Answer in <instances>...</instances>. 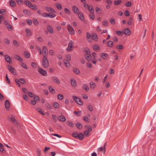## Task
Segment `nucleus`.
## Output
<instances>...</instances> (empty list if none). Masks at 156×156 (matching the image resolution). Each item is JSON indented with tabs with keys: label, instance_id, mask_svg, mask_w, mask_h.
<instances>
[{
	"label": "nucleus",
	"instance_id": "obj_1",
	"mask_svg": "<svg viewBox=\"0 0 156 156\" xmlns=\"http://www.w3.org/2000/svg\"><path fill=\"white\" fill-rule=\"evenodd\" d=\"M74 43L72 40L69 41L68 43V46L66 49V50L68 52H71L73 50Z\"/></svg>",
	"mask_w": 156,
	"mask_h": 156
},
{
	"label": "nucleus",
	"instance_id": "obj_2",
	"mask_svg": "<svg viewBox=\"0 0 156 156\" xmlns=\"http://www.w3.org/2000/svg\"><path fill=\"white\" fill-rule=\"evenodd\" d=\"M46 55L44 54L42 59V65L44 68H47L48 67L49 62L48 59L46 57Z\"/></svg>",
	"mask_w": 156,
	"mask_h": 156
},
{
	"label": "nucleus",
	"instance_id": "obj_3",
	"mask_svg": "<svg viewBox=\"0 0 156 156\" xmlns=\"http://www.w3.org/2000/svg\"><path fill=\"white\" fill-rule=\"evenodd\" d=\"M72 98L74 101L78 104L80 105H83V103L79 98L75 96H73Z\"/></svg>",
	"mask_w": 156,
	"mask_h": 156
},
{
	"label": "nucleus",
	"instance_id": "obj_4",
	"mask_svg": "<svg viewBox=\"0 0 156 156\" xmlns=\"http://www.w3.org/2000/svg\"><path fill=\"white\" fill-rule=\"evenodd\" d=\"M41 16L43 17H49L50 18H53L56 16L55 14L45 13H42Z\"/></svg>",
	"mask_w": 156,
	"mask_h": 156
},
{
	"label": "nucleus",
	"instance_id": "obj_5",
	"mask_svg": "<svg viewBox=\"0 0 156 156\" xmlns=\"http://www.w3.org/2000/svg\"><path fill=\"white\" fill-rule=\"evenodd\" d=\"M68 30L69 34L71 35H73L75 34V31L73 27L69 24L67 25Z\"/></svg>",
	"mask_w": 156,
	"mask_h": 156
},
{
	"label": "nucleus",
	"instance_id": "obj_6",
	"mask_svg": "<svg viewBox=\"0 0 156 156\" xmlns=\"http://www.w3.org/2000/svg\"><path fill=\"white\" fill-rule=\"evenodd\" d=\"M45 8L47 12H49V13L50 14H55V13H56L55 11L51 7L46 6L45 7Z\"/></svg>",
	"mask_w": 156,
	"mask_h": 156
},
{
	"label": "nucleus",
	"instance_id": "obj_7",
	"mask_svg": "<svg viewBox=\"0 0 156 156\" xmlns=\"http://www.w3.org/2000/svg\"><path fill=\"white\" fill-rule=\"evenodd\" d=\"M38 72L42 76H46L47 75V72L41 68H39Z\"/></svg>",
	"mask_w": 156,
	"mask_h": 156
},
{
	"label": "nucleus",
	"instance_id": "obj_8",
	"mask_svg": "<svg viewBox=\"0 0 156 156\" xmlns=\"http://www.w3.org/2000/svg\"><path fill=\"white\" fill-rule=\"evenodd\" d=\"M9 70L14 75H15L16 72L15 69L11 66L9 65L8 66Z\"/></svg>",
	"mask_w": 156,
	"mask_h": 156
},
{
	"label": "nucleus",
	"instance_id": "obj_9",
	"mask_svg": "<svg viewBox=\"0 0 156 156\" xmlns=\"http://www.w3.org/2000/svg\"><path fill=\"white\" fill-rule=\"evenodd\" d=\"M123 33L127 36L130 35L131 34V32L128 28L124 29L123 30Z\"/></svg>",
	"mask_w": 156,
	"mask_h": 156
},
{
	"label": "nucleus",
	"instance_id": "obj_10",
	"mask_svg": "<svg viewBox=\"0 0 156 156\" xmlns=\"http://www.w3.org/2000/svg\"><path fill=\"white\" fill-rule=\"evenodd\" d=\"M3 56L5 57V59L6 61L9 63H12V60L10 57L7 55H3Z\"/></svg>",
	"mask_w": 156,
	"mask_h": 156
},
{
	"label": "nucleus",
	"instance_id": "obj_11",
	"mask_svg": "<svg viewBox=\"0 0 156 156\" xmlns=\"http://www.w3.org/2000/svg\"><path fill=\"white\" fill-rule=\"evenodd\" d=\"M8 119H10L12 122L16 125L18 124V122L14 117L12 115L9 117Z\"/></svg>",
	"mask_w": 156,
	"mask_h": 156
},
{
	"label": "nucleus",
	"instance_id": "obj_12",
	"mask_svg": "<svg viewBox=\"0 0 156 156\" xmlns=\"http://www.w3.org/2000/svg\"><path fill=\"white\" fill-rule=\"evenodd\" d=\"M72 8V9L75 14H77L79 13V9L76 6H73Z\"/></svg>",
	"mask_w": 156,
	"mask_h": 156
},
{
	"label": "nucleus",
	"instance_id": "obj_13",
	"mask_svg": "<svg viewBox=\"0 0 156 156\" xmlns=\"http://www.w3.org/2000/svg\"><path fill=\"white\" fill-rule=\"evenodd\" d=\"M52 80L55 83H57L58 84H59L60 83V82L59 80L58 79L55 77V76H53L52 78Z\"/></svg>",
	"mask_w": 156,
	"mask_h": 156
},
{
	"label": "nucleus",
	"instance_id": "obj_14",
	"mask_svg": "<svg viewBox=\"0 0 156 156\" xmlns=\"http://www.w3.org/2000/svg\"><path fill=\"white\" fill-rule=\"evenodd\" d=\"M70 82L72 86L73 87H76V80L74 79H71L70 80Z\"/></svg>",
	"mask_w": 156,
	"mask_h": 156
},
{
	"label": "nucleus",
	"instance_id": "obj_15",
	"mask_svg": "<svg viewBox=\"0 0 156 156\" xmlns=\"http://www.w3.org/2000/svg\"><path fill=\"white\" fill-rule=\"evenodd\" d=\"M5 108L7 110H8L10 107V102L8 100H6L5 102Z\"/></svg>",
	"mask_w": 156,
	"mask_h": 156
},
{
	"label": "nucleus",
	"instance_id": "obj_16",
	"mask_svg": "<svg viewBox=\"0 0 156 156\" xmlns=\"http://www.w3.org/2000/svg\"><path fill=\"white\" fill-rule=\"evenodd\" d=\"M108 56V54L104 53H102L100 55V57L103 59H105Z\"/></svg>",
	"mask_w": 156,
	"mask_h": 156
},
{
	"label": "nucleus",
	"instance_id": "obj_17",
	"mask_svg": "<svg viewBox=\"0 0 156 156\" xmlns=\"http://www.w3.org/2000/svg\"><path fill=\"white\" fill-rule=\"evenodd\" d=\"M26 31L27 32V37H30L32 35V32L30 30L28 29L26 30Z\"/></svg>",
	"mask_w": 156,
	"mask_h": 156
},
{
	"label": "nucleus",
	"instance_id": "obj_18",
	"mask_svg": "<svg viewBox=\"0 0 156 156\" xmlns=\"http://www.w3.org/2000/svg\"><path fill=\"white\" fill-rule=\"evenodd\" d=\"M60 121L62 122H65L66 120V118L63 115H60L58 117Z\"/></svg>",
	"mask_w": 156,
	"mask_h": 156
},
{
	"label": "nucleus",
	"instance_id": "obj_19",
	"mask_svg": "<svg viewBox=\"0 0 156 156\" xmlns=\"http://www.w3.org/2000/svg\"><path fill=\"white\" fill-rule=\"evenodd\" d=\"M84 135L83 133H80L79 134H78V136L77 138L80 140H82L84 138Z\"/></svg>",
	"mask_w": 156,
	"mask_h": 156
},
{
	"label": "nucleus",
	"instance_id": "obj_20",
	"mask_svg": "<svg viewBox=\"0 0 156 156\" xmlns=\"http://www.w3.org/2000/svg\"><path fill=\"white\" fill-rule=\"evenodd\" d=\"M64 63L66 67L69 68L70 66L69 62L67 60H65Z\"/></svg>",
	"mask_w": 156,
	"mask_h": 156
},
{
	"label": "nucleus",
	"instance_id": "obj_21",
	"mask_svg": "<svg viewBox=\"0 0 156 156\" xmlns=\"http://www.w3.org/2000/svg\"><path fill=\"white\" fill-rule=\"evenodd\" d=\"M92 39L95 41H97L98 39V36L95 34H93L92 35Z\"/></svg>",
	"mask_w": 156,
	"mask_h": 156
},
{
	"label": "nucleus",
	"instance_id": "obj_22",
	"mask_svg": "<svg viewBox=\"0 0 156 156\" xmlns=\"http://www.w3.org/2000/svg\"><path fill=\"white\" fill-rule=\"evenodd\" d=\"M92 36H91L90 34L89 33H87V39L88 41H90L92 38Z\"/></svg>",
	"mask_w": 156,
	"mask_h": 156
},
{
	"label": "nucleus",
	"instance_id": "obj_23",
	"mask_svg": "<svg viewBox=\"0 0 156 156\" xmlns=\"http://www.w3.org/2000/svg\"><path fill=\"white\" fill-rule=\"evenodd\" d=\"M47 29L48 31L51 34H53L54 32L53 30L51 27L50 25H48L47 27Z\"/></svg>",
	"mask_w": 156,
	"mask_h": 156
},
{
	"label": "nucleus",
	"instance_id": "obj_24",
	"mask_svg": "<svg viewBox=\"0 0 156 156\" xmlns=\"http://www.w3.org/2000/svg\"><path fill=\"white\" fill-rule=\"evenodd\" d=\"M64 12L66 14L69 15L71 14L70 10L68 9L65 8L64 9Z\"/></svg>",
	"mask_w": 156,
	"mask_h": 156
},
{
	"label": "nucleus",
	"instance_id": "obj_25",
	"mask_svg": "<svg viewBox=\"0 0 156 156\" xmlns=\"http://www.w3.org/2000/svg\"><path fill=\"white\" fill-rule=\"evenodd\" d=\"M23 12L25 14L27 15V16H29L31 15V13L29 11L26 9L24 10L23 11Z\"/></svg>",
	"mask_w": 156,
	"mask_h": 156
},
{
	"label": "nucleus",
	"instance_id": "obj_26",
	"mask_svg": "<svg viewBox=\"0 0 156 156\" xmlns=\"http://www.w3.org/2000/svg\"><path fill=\"white\" fill-rule=\"evenodd\" d=\"M90 12V13H92L94 11V9L93 6L91 5H90L87 9Z\"/></svg>",
	"mask_w": 156,
	"mask_h": 156
},
{
	"label": "nucleus",
	"instance_id": "obj_27",
	"mask_svg": "<svg viewBox=\"0 0 156 156\" xmlns=\"http://www.w3.org/2000/svg\"><path fill=\"white\" fill-rule=\"evenodd\" d=\"M9 4L12 7H14L16 5V2L13 0H10L9 1Z\"/></svg>",
	"mask_w": 156,
	"mask_h": 156
},
{
	"label": "nucleus",
	"instance_id": "obj_28",
	"mask_svg": "<svg viewBox=\"0 0 156 156\" xmlns=\"http://www.w3.org/2000/svg\"><path fill=\"white\" fill-rule=\"evenodd\" d=\"M122 3L121 0H115L114 2V4L115 5H119Z\"/></svg>",
	"mask_w": 156,
	"mask_h": 156
},
{
	"label": "nucleus",
	"instance_id": "obj_29",
	"mask_svg": "<svg viewBox=\"0 0 156 156\" xmlns=\"http://www.w3.org/2000/svg\"><path fill=\"white\" fill-rule=\"evenodd\" d=\"M90 85L91 88L93 89L95 88L96 86V85L94 82H91L90 83Z\"/></svg>",
	"mask_w": 156,
	"mask_h": 156
},
{
	"label": "nucleus",
	"instance_id": "obj_30",
	"mask_svg": "<svg viewBox=\"0 0 156 156\" xmlns=\"http://www.w3.org/2000/svg\"><path fill=\"white\" fill-rule=\"evenodd\" d=\"M24 3L29 7H30L32 5L31 2L28 0L25 1H24Z\"/></svg>",
	"mask_w": 156,
	"mask_h": 156
},
{
	"label": "nucleus",
	"instance_id": "obj_31",
	"mask_svg": "<svg viewBox=\"0 0 156 156\" xmlns=\"http://www.w3.org/2000/svg\"><path fill=\"white\" fill-rule=\"evenodd\" d=\"M113 43L112 41H109L107 43V46L109 47H112L113 46Z\"/></svg>",
	"mask_w": 156,
	"mask_h": 156
},
{
	"label": "nucleus",
	"instance_id": "obj_32",
	"mask_svg": "<svg viewBox=\"0 0 156 156\" xmlns=\"http://www.w3.org/2000/svg\"><path fill=\"white\" fill-rule=\"evenodd\" d=\"M48 89L51 93L54 94L55 93V89L51 87L50 86L48 87Z\"/></svg>",
	"mask_w": 156,
	"mask_h": 156
},
{
	"label": "nucleus",
	"instance_id": "obj_33",
	"mask_svg": "<svg viewBox=\"0 0 156 156\" xmlns=\"http://www.w3.org/2000/svg\"><path fill=\"white\" fill-rule=\"evenodd\" d=\"M66 123L68 124V125L69 126H70L72 127H73L74 126V124H73V122L70 121H67L66 122Z\"/></svg>",
	"mask_w": 156,
	"mask_h": 156
},
{
	"label": "nucleus",
	"instance_id": "obj_34",
	"mask_svg": "<svg viewBox=\"0 0 156 156\" xmlns=\"http://www.w3.org/2000/svg\"><path fill=\"white\" fill-rule=\"evenodd\" d=\"M14 57L16 59L19 60V61L20 62H22L23 61V59L19 55H15Z\"/></svg>",
	"mask_w": 156,
	"mask_h": 156
},
{
	"label": "nucleus",
	"instance_id": "obj_35",
	"mask_svg": "<svg viewBox=\"0 0 156 156\" xmlns=\"http://www.w3.org/2000/svg\"><path fill=\"white\" fill-rule=\"evenodd\" d=\"M106 145V143H105L104 144V147H100L99 148V151H103L104 153H105V150H106L105 148V146Z\"/></svg>",
	"mask_w": 156,
	"mask_h": 156
},
{
	"label": "nucleus",
	"instance_id": "obj_36",
	"mask_svg": "<svg viewBox=\"0 0 156 156\" xmlns=\"http://www.w3.org/2000/svg\"><path fill=\"white\" fill-rule=\"evenodd\" d=\"M36 109V110L39 113L43 115H45L44 113L43 112V111L41 109V108H37Z\"/></svg>",
	"mask_w": 156,
	"mask_h": 156
},
{
	"label": "nucleus",
	"instance_id": "obj_37",
	"mask_svg": "<svg viewBox=\"0 0 156 156\" xmlns=\"http://www.w3.org/2000/svg\"><path fill=\"white\" fill-rule=\"evenodd\" d=\"M47 51V49L46 47L45 46H44L43 48L42 49V52L43 53V55L44 56V54H46V51Z\"/></svg>",
	"mask_w": 156,
	"mask_h": 156
},
{
	"label": "nucleus",
	"instance_id": "obj_38",
	"mask_svg": "<svg viewBox=\"0 0 156 156\" xmlns=\"http://www.w3.org/2000/svg\"><path fill=\"white\" fill-rule=\"evenodd\" d=\"M77 15H78L79 18L81 20H84V16L82 13L79 12V13L77 14Z\"/></svg>",
	"mask_w": 156,
	"mask_h": 156
},
{
	"label": "nucleus",
	"instance_id": "obj_39",
	"mask_svg": "<svg viewBox=\"0 0 156 156\" xmlns=\"http://www.w3.org/2000/svg\"><path fill=\"white\" fill-rule=\"evenodd\" d=\"M90 14L89 15V17L92 20H94L95 18V15L94 12L92 13H90Z\"/></svg>",
	"mask_w": 156,
	"mask_h": 156
},
{
	"label": "nucleus",
	"instance_id": "obj_40",
	"mask_svg": "<svg viewBox=\"0 0 156 156\" xmlns=\"http://www.w3.org/2000/svg\"><path fill=\"white\" fill-rule=\"evenodd\" d=\"M85 57L86 59L88 61H89L91 59V56L90 54H88V55H86Z\"/></svg>",
	"mask_w": 156,
	"mask_h": 156
},
{
	"label": "nucleus",
	"instance_id": "obj_41",
	"mask_svg": "<svg viewBox=\"0 0 156 156\" xmlns=\"http://www.w3.org/2000/svg\"><path fill=\"white\" fill-rule=\"evenodd\" d=\"M83 89L87 91L89 89L87 85L86 84H83Z\"/></svg>",
	"mask_w": 156,
	"mask_h": 156
},
{
	"label": "nucleus",
	"instance_id": "obj_42",
	"mask_svg": "<svg viewBox=\"0 0 156 156\" xmlns=\"http://www.w3.org/2000/svg\"><path fill=\"white\" fill-rule=\"evenodd\" d=\"M73 71L75 73H76L77 74H78L80 73V71L79 70L76 68L73 69Z\"/></svg>",
	"mask_w": 156,
	"mask_h": 156
},
{
	"label": "nucleus",
	"instance_id": "obj_43",
	"mask_svg": "<svg viewBox=\"0 0 156 156\" xmlns=\"http://www.w3.org/2000/svg\"><path fill=\"white\" fill-rule=\"evenodd\" d=\"M123 47V46L122 45L119 44L116 46V48L119 49H122Z\"/></svg>",
	"mask_w": 156,
	"mask_h": 156
},
{
	"label": "nucleus",
	"instance_id": "obj_44",
	"mask_svg": "<svg viewBox=\"0 0 156 156\" xmlns=\"http://www.w3.org/2000/svg\"><path fill=\"white\" fill-rule=\"evenodd\" d=\"M56 6L59 10H61L62 9L61 5L60 3L56 4Z\"/></svg>",
	"mask_w": 156,
	"mask_h": 156
},
{
	"label": "nucleus",
	"instance_id": "obj_45",
	"mask_svg": "<svg viewBox=\"0 0 156 156\" xmlns=\"http://www.w3.org/2000/svg\"><path fill=\"white\" fill-rule=\"evenodd\" d=\"M93 48L94 50H96L97 49L98 50H100V47L98 44H95L94 45Z\"/></svg>",
	"mask_w": 156,
	"mask_h": 156
},
{
	"label": "nucleus",
	"instance_id": "obj_46",
	"mask_svg": "<svg viewBox=\"0 0 156 156\" xmlns=\"http://www.w3.org/2000/svg\"><path fill=\"white\" fill-rule=\"evenodd\" d=\"M20 65L23 68L26 69H27V66L25 63L22 62L20 63Z\"/></svg>",
	"mask_w": 156,
	"mask_h": 156
},
{
	"label": "nucleus",
	"instance_id": "obj_47",
	"mask_svg": "<svg viewBox=\"0 0 156 156\" xmlns=\"http://www.w3.org/2000/svg\"><path fill=\"white\" fill-rule=\"evenodd\" d=\"M63 96L61 94H58L57 95V98L59 100H62L63 98Z\"/></svg>",
	"mask_w": 156,
	"mask_h": 156
},
{
	"label": "nucleus",
	"instance_id": "obj_48",
	"mask_svg": "<svg viewBox=\"0 0 156 156\" xmlns=\"http://www.w3.org/2000/svg\"><path fill=\"white\" fill-rule=\"evenodd\" d=\"M53 105L54 107L56 108H58L59 105L58 103L55 102L53 104Z\"/></svg>",
	"mask_w": 156,
	"mask_h": 156
},
{
	"label": "nucleus",
	"instance_id": "obj_49",
	"mask_svg": "<svg viewBox=\"0 0 156 156\" xmlns=\"http://www.w3.org/2000/svg\"><path fill=\"white\" fill-rule=\"evenodd\" d=\"M139 21H140L142 20V16L140 14H138V18Z\"/></svg>",
	"mask_w": 156,
	"mask_h": 156
},
{
	"label": "nucleus",
	"instance_id": "obj_50",
	"mask_svg": "<svg viewBox=\"0 0 156 156\" xmlns=\"http://www.w3.org/2000/svg\"><path fill=\"white\" fill-rule=\"evenodd\" d=\"M25 56L26 58H29L30 56V54L27 51H25L24 53Z\"/></svg>",
	"mask_w": 156,
	"mask_h": 156
},
{
	"label": "nucleus",
	"instance_id": "obj_51",
	"mask_svg": "<svg viewBox=\"0 0 156 156\" xmlns=\"http://www.w3.org/2000/svg\"><path fill=\"white\" fill-rule=\"evenodd\" d=\"M8 29L9 31H12V27L9 24L7 26Z\"/></svg>",
	"mask_w": 156,
	"mask_h": 156
},
{
	"label": "nucleus",
	"instance_id": "obj_52",
	"mask_svg": "<svg viewBox=\"0 0 156 156\" xmlns=\"http://www.w3.org/2000/svg\"><path fill=\"white\" fill-rule=\"evenodd\" d=\"M108 23L107 21L106 20H104L102 21V24L103 25L105 26H107L108 25Z\"/></svg>",
	"mask_w": 156,
	"mask_h": 156
},
{
	"label": "nucleus",
	"instance_id": "obj_53",
	"mask_svg": "<svg viewBox=\"0 0 156 156\" xmlns=\"http://www.w3.org/2000/svg\"><path fill=\"white\" fill-rule=\"evenodd\" d=\"M87 108L88 109L90 112L93 111V107L91 105H89L88 106Z\"/></svg>",
	"mask_w": 156,
	"mask_h": 156
},
{
	"label": "nucleus",
	"instance_id": "obj_54",
	"mask_svg": "<svg viewBox=\"0 0 156 156\" xmlns=\"http://www.w3.org/2000/svg\"><path fill=\"white\" fill-rule=\"evenodd\" d=\"M78 133L76 132L72 134V136L76 138H77L78 136Z\"/></svg>",
	"mask_w": 156,
	"mask_h": 156
},
{
	"label": "nucleus",
	"instance_id": "obj_55",
	"mask_svg": "<svg viewBox=\"0 0 156 156\" xmlns=\"http://www.w3.org/2000/svg\"><path fill=\"white\" fill-rule=\"evenodd\" d=\"M30 8L32 9H36V10H37V8H36V6L35 5H33L32 4Z\"/></svg>",
	"mask_w": 156,
	"mask_h": 156
},
{
	"label": "nucleus",
	"instance_id": "obj_56",
	"mask_svg": "<svg viewBox=\"0 0 156 156\" xmlns=\"http://www.w3.org/2000/svg\"><path fill=\"white\" fill-rule=\"evenodd\" d=\"M116 34L119 36H121L122 35L123 31L122 32L121 31H116Z\"/></svg>",
	"mask_w": 156,
	"mask_h": 156
},
{
	"label": "nucleus",
	"instance_id": "obj_57",
	"mask_svg": "<svg viewBox=\"0 0 156 156\" xmlns=\"http://www.w3.org/2000/svg\"><path fill=\"white\" fill-rule=\"evenodd\" d=\"M132 3L130 2L129 1L125 4V5L127 7H129L131 5Z\"/></svg>",
	"mask_w": 156,
	"mask_h": 156
},
{
	"label": "nucleus",
	"instance_id": "obj_58",
	"mask_svg": "<svg viewBox=\"0 0 156 156\" xmlns=\"http://www.w3.org/2000/svg\"><path fill=\"white\" fill-rule=\"evenodd\" d=\"M110 21L112 24H115V20L114 18L111 19L110 20Z\"/></svg>",
	"mask_w": 156,
	"mask_h": 156
},
{
	"label": "nucleus",
	"instance_id": "obj_59",
	"mask_svg": "<svg viewBox=\"0 0 156 156\" xmlns=\"http://www.w3.org/2000/svg\"><path fill=\"white\" fill-rule=\"evenodd\" d=\"M124 14L126 16H129V12L127 10H126L124 12Z\"/></svg>",
	"mask_w": 156,
	"mask_h": 156
},
{
	"label": "nucleus",
	"instance_id": "obj_60",
	"mask_svg": "<svg viewBox=\"0 0 156 156\" xmlns=\"http://www.w3.org/2000/svg\"><path fill=\"white\" fill-rule=\"evenodd\" d=\"M85 53L86 54V55H88L90 54V51L89 49H87L85 50L84 51Z\"/></svg>",
	"mask_w": 156,
	"mask_h": 156
},
{
	"label": "nucleus",
	"instance_id": "obj_61",
	"mask_svg": "<svg viewBox=\"0 0 156 156\" xmlns=\"http://www.w3.org/2000/svg\"><path fill=\"white\" fill-rule=\"evenodd\" d=\"M74 113L76 115H79L82 113V111H80L79 112L74 111Z\"/></svg>",
	"mask_w": 156,
	"mask_h": 156
},
{
	"label": "nucleus",
	"instance_id": "obj_62",
	"mask_svg": "<svg viewBox=\"0 0 156 156\" xmlns=\"http://www.w3.org/2000/svg\"><path fill=\"white\" fill-rule=\"evenodd\" d=\"M23 98L26 101H27L28 100L29 98L27 95L26 94H24L23 95Z\"/></svg>",
	"mask_w": 156,
	"mask_h": 156
},
{
	"label": "nucleus",
	"instance_id": "obj_63",
	"mask_svg": "<svg viewBox=\"0 0 156 156\" xmlns=\"http://www.w3.org/2000/svg\"><path fill=\"white\" fill-rule=\"evenodd\" d=\"M33 23L35 25H37L39 23L36 19H34L33 20Z\"/></svg>",
	"mask_w": 156,
	"mask_h": 156
},
{
	"label": "nucleus",
	"instance_id": "obj_64",
	"mask_svg": "<svg viewBox=\"0 0 156 156\" xmlns=\"http://www.w3.org/2000/svg\"><path fill=\"white\" fill-rule=\"evenodd\" d=\"M27 22L30 25L32 24V21L30 19H27Z\"/></svg>",
	"mask_w": 156,
	"mask_h": 156
}]
</instances>
